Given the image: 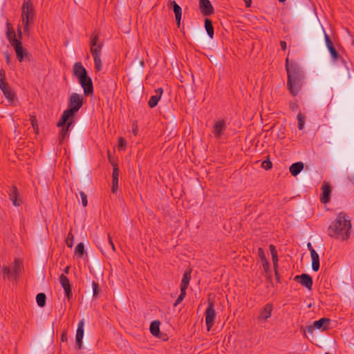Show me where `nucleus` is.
Instances as JSON below:
<instances>
[{"label":"nucleus","instance_id":"f257e3e1","mask_svg":"<svg viewBox=\"0 0 354 354\" xmlns=\"http://www.w3.org/2000/svg\"><path fill=\"white\" fill-rule=\"evenodd\" d=\"M351 221L345 212L337 214L328 228V235L334 239L346 241L351 236Z\"/></svg>","mask_w":354,"mask_h":354},{"label":"nucleus","instance_id":"f03ea898","mask_svg":"<svg viewBox=\"0 0 354 354\" xmlns=\"http://www.w3.org/2000/svg\"><path fill=\"white\" fill-rule=\"evenodd\" d=\"M286 70L288 75L287 88L292 96H297L301 86L304 73L300 66L294 62L286 59Z\"/></svg>","mask_w":354,"mask_h":354},{"label":"nucleus","instance_id":"7ed1b4c3","mask_svg":"<svg viewBox=\"0 0 354 354\" xmlns=\"http://www.w3.org/2000/svg\"><path fill=\"white\" fill-rule=\"evenodd\" d=\"M83 104V96L77 93H73L69 98L68 109L63 112L57 126L64 125L70 119L75 120L76 113L82 108Z\"/></svg>","mask_w":354,"mask_h":354},{"label":"nucleus","instance_id":"20e7f679","mask_svg":"<svg viewBox=\"0 0 354 354\" xmlns=\"http://www.w3.org/2000/svg\"><path fill=\"white\" fill-rule=\"evenodd\" d=\"M36 17L32 0H24L21 6V19L24 37L30 38V26L34 24Z\"/></svg>","mask_w":354,"mask_h":354},{"label":"nucleus","instance_id":"39448f33","mask_svg":"<svg viewBox=\"0 0 354 354\" xmlns=\"http://www.w3.org/2000/svg\"><path fill=\"white\" fill-rule=\"evenodd\" d=\"M17 31L18 33L17 35L15 30L13 29L10 24H7L6 35L10 44H22V41L30 42V41L29 40L30 38L24 37V32L22 33L19 26H18Z\"/></svg>","mask_w":354,"mask_h":354},{"label":"nucleus","instance_id":"423d86ee","mask_svg":"<svg viewBox=\"0 0 354 354\" xmlns=\"http://www.w3.org/2000/svg\"><path fill=\"white\" fill-rule=\"evenodd\" d=\"M0 88L2 91L5 97L9 101L12 102L15 97L14 92L10 88L9 84L6 81V74L4 70H0Z\"/></svg>","mask_w":354,"mask_h":354},{"label":"nucleus","instance_id":"0eeeda50","mask_svg":"<svg viewBox=\"0 0 354 354\" xmlns=\"http://www.w3.org/2000/svg\"><path fill=\"white\" fill-rule=\"evenodd\" d=\"M330 319L326 317H322L319 320L315 321L312 325L307 326L305 332L313 334L315 329L320 331H326L329 328Z\"/></svg>","mask_w":354,"mask_h":354},{"label":"nucleus","instance_id":"6e6552de","mask_svg":"<svg viewBox=\"0 0 354 354\" xmlns=\"http://www.w3.org/2000/svg\"><path fill=\"white\" fill-rule=\"evenodd\" d=\"M216 311L214 310V302L209 299H208V306L205 310V324L208 331L213 327L216 318Z\"/></svg>","mask_w":354,"mask_h":354},{"label":"nucleus","instance_id":"1a4fd4ad","mask_svg":"<svg viewBox=\"0 0 354 354\" xmlns=\"http://www.w3.org/2000/svg\"><path fill=\"white\" fill-rule=\"evenodd\" d=\"M79 83L84 90L86 96H88L93 93V85L92 80L87 75L78 79Z\"/></svg>","mask_w":354,"mask_h":354},{"label":"nucleus","instance_id":"9d476101","mask_svg":"<svg viewBox=\"0 0 354 354\" xmlns=\"http://www.w3.org/2000/svg\"><path fill=\"white\" fill-rule=\"evenodd\" d=\"M102 46H91V53L94 58L95 68L97 71L102 69V60L100 58Z\"/></svg>","mask_w":354,"mask_h":354},{"label":"nucleus","instance_id":"9b49d317","mask_svg":"<svg viewBox=\"0 0 354 354\" xmlns=\"http://www.w3.org/2000/svg\"><path fill=\"white\" fill-rule=\"evenodd\" d=\"M294 281L300 283L301 286L306 287L309 290H311L313 288V279L308 274L303 273L301 275H297L294 277Z\"/></svg>","mask_w":354,"mask_h":354},{"label":"nucleus","instance_id":"f8f14e48","mask_svg":"<svg viewBox=\"0 0 354 354\" xmlns=\"http://www.w3.org/2000/svg\"><path fill=\"white\" fill-rule=\"evenodd\" d=\"M226 129L227 127L223 120L216 121L212 127V133L216 138L219 139L224 134Z\"/></svg>","mask_w":354,"mask_h":354},{"label":"nucleus","instance_id":"ddd939ff","mask_svg":"<svg viewBox=\"0 0 354 354\" xmlns=\"http://www.w3.org/2000/svg\"><path fill=\"white\" fill-rule=\"evenodd\" d=\"M199 10L203 16H211L214 13V7L209 0H199Z\"/></svg>","mask_w":354,"mask_h":354},{"label":"nucleus","instance_id":"4468645a","mask_svg":"<svg viewBox=\"0 0 354 354\" xmlns=\"http://www.w3.org/2000/svg\"><path fill=\"white\" fill-rule=\"evenodd\" d=\"M15 47L17 58L20 62L25 60L30 61L31 55L24 46H13Z\"/></svg>","mask_w":354,"mask_h":354},{"label":"nucleus","instance_id":"2eb2a0df","mask_svg":"<svg viewBox=\"0 0 354 354\" xmlns=\"http://www.w3.org/2000/svg\"><path fill=\"white\" fill-rule=\"evenodd\" d=\"M169 9H172L175 14V19L176 21L177 26L180 28V20L182 17V8L181 7L174 1L169 0V4L168 5Z\"/></svg>","mask_w":354,"mask_h":354},{"label":"nucleus","instance_id":"dca6fc26","mask_svg":"<svg viewBox=\"0 0 354 354\" xmlns=\"http://www.w3.org/2000/svg\"><path fill=\"white\" fill-rule=\"evenodd\" d=\"M59 282L64 290L66 297L69 300L72 297L73 293L68 279L64 274H62L59 276Z\"/></svg>","mask_w":354,"mask_h":354},{"label":"nucleus","instance_id":"f3484780","mask_svg":"<svg viewBox=\"0 0 354 354\" xmlns=\"http://www.w3.org/2000/svg\"><path fill=\"white\" fill-rule=\"evenodd\" d=\"M84 321L82 319L79 322L75 335V342L77 349L80 350L82 348V339L84 337Z\"/></svg>","mask_w":354,"mask_h":354},{"label":"nucleus","instance_id":"a211bd4d","mask_svg":"<svg viewBox=\"0 0 354 354\" xmlns=\"http://www.w3.org/2000/svg\"><path fill=\"white\" fill-rule=\"evenodd\" d=\"M322 194L320 198L322 203L326 204L330 200L332 188L328 183L324 182L322 186Z\"/></svg>","mask_w":354,"mask_h":354},{"label":"nucleus","instance_id":"6ab92c4d","mask_svg":"<svg viewBox=\"0 0 354 354\" xmlns=\"http://www.w3.org/2000/svg\"><path fill=\"white\" fill-rule=\"evenodd\" d=\"M75 122V120L70 119L67 120L66 124L62 126H58L59 127H62L59 131V142L62 143L66 137L68 136V133L69 131L70 128Z\"/></svg>","mask_w":354,"mask_h":354},{"label":"nucleus","instance_id":"aec40b11","mask_svg":"<svg viewBox=\"0 0 354 354\" xmlns=\"http://www.w3.org/2000/svg\"><path fill=\"white\" fill-rule=\"evenodd\" d=\"M73 75L77 79H80L81 77L87 75L88 73L81 62H75L73 65Z\"/></svg>","mask_w":354,"mask_h":354},{"label":"nucleus","instance_id":"412c9836","mask_svg":"<svg viewBox=\"0 0 354 354\" xmlns=\"http://www.w3.org/2000/svg\"><path fill=\"white\" fill-rule=\"evenodd\" d=\"M273 310V305L271 303H268L265 305L263 308L261 310L259 315L258 316L259 319L266 320L270 317L272 312Z\"/></svg>","mask_w":354,"mask_h":354},{"label":"nucleus","instance_id":"4be33fe9","mask_svg":"<svg viewBox=\"0 0 354 354\" xmlns=\"http://www.w3.org/2000/svg\"><path fill=\"white\" fill-rule=\"evenodd\" d=\"M155 91L156 95L151 96L148 102V105L150 108H153L158 104L163 93V89L162 88H158L156 89Z\"/></svg>","mask_w":354,"mask_h":354},{"label":"nucleus","instance_id":"5701e85b","mask_svg":"<svg viewBox=\"0 0 354 354\" xmlns=\"http://www.w3.org/2000/svg\"><path fill=\"white\" fill-rule=\"evenodd\" d=\"M23 266L22 262L19 259H15L14 265L12 268V279L17 281L19 277V274Z\"/></svg>","mask_w":354,"mask_h":354},{"label":"nucleus","instance_id":"b1692460","mask_svg":"<svg viewBox=\"0 0 354 354\" xmlns=\"http://www.w3.org/2000/svg\"><path fill=\"white\" fill-rule=\"evenodd\" d=\"M304 166L302 162L293 163L289 168L290 173L292 176H297L303 170Z\"/></svg>","mask_w":354,"mask_h":354},{"label":"nucleus","instance_id":"393cba45","mask_svg":"<svg viewBox=\"0 0 354 354\" xmlns=\"http://www.w3.org/2000/svg\"><path fill=\"white\" fill-rule=\"evenodd\" d=\"M160 322L158 320L153 321L150 324L149 330L154 337H160Z\"/></svg>","mask_w":354,"mask_h":354},{"label":"nucleus","instance_id":"a878e982","mask_svg":"<svg viewBox=\"0 0 354 354\" xmlns=\"http://www.w3.org/2000/svg\"><path fill=\"white\" fill-rule=\"evenodd\" d=\"M19 196L18 189L16 186H12L10 193L9 194V198L12 202V204L15 206H19L20 202L18 201L17 198Z\"/></svg>","mask_w":354,"mask_h":354},{"label":"nucleus","instance_id":"bb28decb","mask_svg":"<svg viewBox=\"0 0 354 354\" xmlns=\"http://www.w3.org/2000/svg\"><path fill=\"white\" fill-rule=\"evenodd\" d=\"M191 272L192 270L186 271L183 276V279L180 283V289L186 290L189 283V281L191 279Z\"/></svg>","mask_w":354,"mask_h":354},{"label":"nucleus","instance_id":"cd10ccee","mask_svg":"<svg viewBox=\"0 0 354 354\" xmlns=\"http://www.w3.org/2000/svg\"><path fill=\"white\" fill-rule=\"evenodd\" d=\"M311 260H312V269L317 272L319 269V254L316 251L312 252L310 254Z\"/></svg>","mask_w":354,"mask_h":354},{"label":"nucleus","instance_id":"c85d7f7f","mask_svg":"<svg viewBox=\"0 0 354 354\" xmlns=\"http://www.w3.org/2000/svg\"><path fill=\"white\" fill-rule=\"evenodd\" d=\"M205 28L206 29L207 35L210 38L213 37L214 35V27L212 25V22L209 19H205Z\"/></svg>","mask_w":354,"mask_h":354},{"label":"nucleus","instance_id":"c756f323","mask_svg":"<svg viewBox=\"0 0 354 354\" xmlns=\"http://www.w3.org/2000/svg\"><path fill=\"white\" fill-rule=\"evenodd\" d=\"M145 62L143 60H140L139 62H138L136 65H135V68H134V75H140L142 71H143V68H145Z\"/></svg>","mask_w":354,"mask_h":354},{"label":"nucleus","instance_id":"7c9ffc66","mask_svg":"<svg viewBox=\"0 0 354 354\" xmlns=\"http://www.w3.org/2000/svg\"><path fill=\"white\" fill-rule=\"evenodd\" d=\"M85 252L84 245L83 243H79L75 248V254L78 258H82Z\"/></svg>","mask_w":354,"mask_h":354},{"label":"nucleus","instance_id":"2f4dec72","mask_svg":"<svg viewBox=\"0 0 354 354\" xmlns=\"http://www.w3.org/2000/svg\"><path fill=\"white\" fill-rule=\"evenodd\" d=\"M36 301L37 303V305L39 307H44L46 305V296L44 293L40 292L37 295L36 297Z\"/></svg>","mask_w":354,"mask_h":354},{"label":"nucleus","instance_id":"473e14b6","mask_svg":"<svg viewBox=\"0 0 354 354\" xmlns=\"http://www.w3.org/2000/svg\"><path fill=\"white\" fill-rule=\"evenodd\" d=\"M330 52V54L334 61H337L339 58V54L335 48V46H326Z\"/></svg>","mask_w":354,"mask_h":354},{"label":"nucleus","instance_id":"72a5a7b5","mask_svg":"<svg viewBox=\"0 0 354 354\" xmlns=\"http://www.w3.org/2000/svg\"><path fill=\"white\" fill-rule=\"evenodd\" d=\"M92 287H93V297L97 298L101 292L99 284L96 281H92Z\"/></svg>","mask_w":354,"mask_h":354},{"label":"nucleus","instance_id":"f704fd0d","mask_svg":"<svg viewBox=\"0 0 354 354\" xmlns=\"http://www.w3.org/2000/svg\"><path fill=\"white\" fill-rule=\"evenodd\" d=\"M297 120H298V129L299 130H302L304 129V126L305 118L301 112H299L297 114Z\"/></svg>","mask_w":354,"mask_h":354},{"label":"nucleus","instance_id":"c9c22d12","mask_svg":"<svg viewBox=\"0 0 354 354\" xmlns=\"http://www.w3.org/2000/svg\"><path fill=\"white\" fill-rule=\"evenodd\" d=\"M185 295H186V290L180 289V294L179 295V296L176 299V301L174 302V306L176 307L179 304H180L182 302V301L184 299V298L185 297Z\"/></svg>","mask_w":354,"mask_h":354},{"label":"nucleus","instance_id":"e433bc0d","mask_svg":"<svg viewBox=\"0 0 354 354\" xmlns=\"http://www.w3.org/2000/svg\"><path fill=\"white\" fill-rule=\"evenodd\" d=\"M261 167L266 169V170H269L272 168V162L270 161V158H268V159L263 160L261 163Z\"/></svg>","mask_w":354,"mask_h":354},{"label":"nucleus","instance_id":"4c0bfd02","mask_svg":"<svg viewBox=\"0 0 354 354\" xmlns=\"http://www.w3.org/2000/svg\"><path fill=\"white\" fill-rule=\"evenodd\" d=\"M118 178H112L111 191L113 194H115L118 191L119 180Z\"/></svg>","mask_w":354,"mask_h":354},{"label":"nucleus","instance_id":"58836bf2","mask_svg":"<svg viewBox=\"0 0 354 354\" xmlns=\"http://www.w3.org/2000/svg\"><path fill=\"white\" fill-rule=\"evenodd\" d=\"M3 278H12V271L9 267H3L2 269Z\"/></svg>","mask_w":354,"mask_h":354},{"label":"nucleus","instance_id":"ea45409f","mask_svg":"<svg viewBox=\"0 0 354 354\" xmlns=\"http://www.w3.org/2000/svg\"><path fill=\"white\" fill-rule=\"evenodd\" d=\"M319 34L321 37H322V34L324 35L325 44H333L330 37L325 32L324 29H322V30H319Z\"/></svg>","mask_w":354,"mask_h":354},{"label":"nucleus","instance_id":"a19ab883","mask_svg":"<svg viewBox=\"0 0 354 354\" xmlns=\"http://www.w3.org/2000/svg\"><path fill=\"white\" fill-rule=\"evenodd\" d=\"M74 237L71 232H69L66 239V245L68 248H72L73 245Z\"/></svg>","mask_w":354,"mask_h":354},{"label":"nucleus","instance_id":"79ce46f5","mask_svg":"<svg viewBox=\"0 0 354 354\" xmlns=\"http://www.w3.org/2000/svg\"><path fill=\"white\" fill-rule=\"evenodd\" d=\"M113 173H112V178H119V168L116 163L113 164Z\"/></svg>","mask_w":354,"mask_h":354},{"label":"nucleus","instance_id":"37998d69","mask_svg":"<svg viewBox=\"0 0 354 354\" xmlns=\"http://www.w3.org/2000/svg\"><path fill=\"white\" fill-rule=\"evenodd\" d=\"M80 195L81 196L82 205L86 207L88 204L86 194L84 192L81 191L80 192Z\"/></svg>","mask_w":354,"mask_h":354},{"label":"nucleus","instance_id":"c03bdc74","mask_svg":"<svg viewBox=\"0 0 354 354\" xmlns=\"http://www.w3.org/2000/svg\"><path fill=\"white\" fill-rule=\"evenodd\" d=\"M258 255L261 261H267L266 254L263 248H259L258 249Z\"/></svg>","mask_w":354,"mask_h":354},{"label":"nucleus","instance_id":"a18cd8bd","mask_svg":"<svg viewBox=\"0 0 354 354\" xmlns=\"http://www.w3.org/2000/svg\"><path fill=\"white\" fill-rule=\"evenodd\" d=\"M30 120L32 127L34 128V129H37V130L38 125H37V121L36 116H35V115L30 116Z\"/></svg>","mask_w":354,"mask_h":354},{"label":"nucleus","instance_id":"49530a36","mask_svg":"<svg viewBox=\"0 0 354 354\" xmlns=\"http://www.w3.org/2000/svg\"><path fill=\"white\" fill-rule=\"evenodd\" d=\"M118 145L122 149H125L127 145V141L124 138L120 137L118 139Z\"/></svg>","mask_w":354,"mask_h":354},{"label":"nucleus","instance_id":"de8ad7c7","mask_svg":"<svg viewBox=\"0 0 354 354\" xmlns=\"http://www.w3.org/2000/svg\"><path fill=\"white\" fill-rule=\"evenodd\" d=\"M262 267L265 272H268L270 270V263L268 260L262 261Z\"/></svg>","mask_w":354,"mask_h":354},{"label":"nucleus","instance_id":"09e8293b","mask_svg":"<svg viewBox=\"0 0 354 354\" xmlns=\"http://www.w3.org/2000/svg\"><path fill=\"white\" fill-rule=\"evenodd\" d=\"M269 248H270V251L272 257H274V256H277V251L276 248H275V246L274 245L270 244V246H269Z\"/></svg>","mask_w":354,"mask_h":354},{"label":"nucleus","instance_id":"8fccbe9b","mask_svg":"<svg viewBox=\"0 0 354 354\" xmlns=\"http://www.w3.org/2000/svg\"><path fill=\"white\" fill-rule=\"evenodd\" d=\"M274 270L278 268V255L272 257Z\"/></svg>","mask_w":354,"mask_h":354},{"label":"nucleus","instance_id":"3c124183","mask_svg":"<svg viewBox=\"0 0 354 354\" xmlns=\"http://www.w3.org/2000/svg\"><path fill=\"white\" fill-rule=\"evenodd\" d=\"M108 239H109V244L111 246L112 251L115 252V247L114 245V243L113 242L112 238L111 237L110 234H108Z\"/></svg>","mask_w":354,"mask_h":354},{"label":"nucleus","instance_id":"603ef678","mask_svg":"<svg viewBox=\"0 0 354 354\" xmlns=\"http://www.w3.org/2000/svg\"><path fill=\"white\" fill-rule=\"evenodd\" d=\"M290 109L292 111L298 109V104L296 102H290L289 103Z\"/></svg>","mask_w":354,"mask_h":354},{"label":"nucleus","instance_id":"864d4df0","mask_svg":"<svg viewBox=\"0 0 354 354\" xmlns=\"http://www.w3.org/2000/svg\"><path fill=\"white\" fill-rule=\"evenodd\" d=\"M98 41V36L97 35L92 36L91 38L90 44H97Z\"/></svg>","mask_w":354,"mask_h":354},{"label":"nucleus","instance_id":"5fc2aeb1","mask_svg":"<svg viewBox=\"0 0 354 354\" xmlns=\"http://www.w3.org/2000/svg\"><path fill=\"white\" fill-rule=\"evenodd\" d=\"M4 57L6 58V63L9 64L10 62V57L8 52L6 51L4 53Z\"/></svg>","mask_w":354,"mask_h":354},{"label":"nucleus","instance_id":"6e6d98bb","mask_svg":"<svg viewBox=\"0 0 354 354\" xmlns=\"http://www.w3.org/2000/svg\"><path fill=\"white\" fill-rule=\"evenodd\" d=\"M274 275H275L277 281L278 283H280V277H279V274L277 269L274 270Z\"/></svg>","mask_w":354,"mask_h":354},{"label":"nucleus","instance_id":"4d7b16f0","mask_svg":"<svg viewBox=\"0 0 354 354\" xmlns=\"http://www.w3.org/2000/svg\"><path fill=\"white\" fill-rule=\"evenodd\" d=\"M61 340L62 342H65L67 340V336H66V333L65 331H64L62 334V336H61Z\"/></svg>","mask_w":354,"mask_h":354},{"label":"nucleus","instance_id":"13d9d810","mask_svg":"<svg viewBox=\"0 0 354 354\" xmlns=\"http://www.w3.org/2000/svg\"><path fill=\"white\" fill-rule=\"evenodd\" d=\"M247 8H250L252 4V0H243Z\"/></svg>","mask_w":354,"mask_h":354},{"label":"nucleus","instance_id":"bf43d9fd","mask_svg":"<svg viewBox=\"0 0 354 354\" xmlns=\"http://www.w3.org/2000/svg\"><path fill=\"white\" fill-rule=\"evenodd\" d=\"M307 247H308V249L309 250L310 254L312 253V252L315 251V249L313 248L310 243H308Z\"/></svg>","mask_w":354,"mask_h":354},{"label":"nucleus","instance_id":"052dcab7","mask_svg":"<svg viewBox=\"0 0 354 354\" xmlns=\"http://www.w3.org/2000/svg\"><path fill=\"white\" fill-rule=\"evenodd\" d=\"M69 269H70V267L69 266H67L65 268L64 272L66 273V274H68V272H69Z\"/></svg>","mask_w":354,"mask_h":354},{"label":"nucleus","instance_id":"680f3d73","mask_svg":"<svg viewBox=\"0 0 354 354\" xmlns=\"http://www.w3.org/2000/svg\"><path fill=\"white\" fill-rule=\"evenodd\" d=\"M137 127H136V128H133V134L136 136L137 134Z\"/></svg>","mask_w":354,"mask_h":354},{"label":"nucleus","instance_id":"e2e57ef3","mask_svg":"<svg viewBox=\"0 0 354 354\" xmlns=\"http://www.w3.org/2000/svg\"><path fill=\"white\" fill-rule=\"evenodd\" d=\"M286 47H287V46H281V48L283 51H285L286 50Z\"/></svg>","mask_w":354,"mask_h":354},{"label":"nucleus","instance_id":"0e129e2a","mask_svg":"<svg viewBox=\"0 0 354 354\" xmlns=\"http://www.w3.org/2000/svg\"><path fill=\"white\" fill-rule=\"evenodd\" d=\"M280 44L284 45V44H286V43L284 41H281Z\"/></svg>","mask_w":354,"mask_h":354},{"label":"nucleus","instance_id":"69168bd1","mask_svg":"<svg viewBox=\"0 0 354 354\" xmlns=\"http://www.w3.org/2000/svg\"><path fill=\"white\" fill-rule=\"evenodd\" d=\"M286 0H279L280 3H284Z\"/></svg>","mask_w":354,"mask_h":354},{"label":"nucleus","instance_id":"338daca9","mask_svg":"<svg viewBox=\"0 0 354 354\" xmlns=\"http://www.w3.org/2000/svg\"><path fill=\"white\" fill-rule=\"evenodd\" d=\"M351 180L354 182V177L352 178V179H351Z\"/></svg>","mask_w":354,"mask_h":354},{"label":"nucleus","instance_id":"774afa93","mask_svg":"<svg viewBox=\"0 0 354 354\" xmlns=\"http://www.w3.org/2000/svg\"><path fill=\"white\" fill-rule=\"evenodd\" d=\"M325 354H329L328 353H326Z\"/></svg>","mask_w":354,"mask_h":354}]
</instances>
